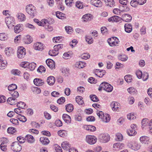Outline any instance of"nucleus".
I'll list each match as a JSON object with an SVG mask.
<instances>
[{
    "label": "nucleus",
    "instance_id": "obj_1",
    "mask_svg": "<svg viewBox=\"0 0 152 152\" xmlns=\"http://www.w3.org/2000/svg\"><path fill=\"white\" fill-rule=\"evenodd\" d=\"M12 97H9L7 99L8 103L11 105H14L18 102L16 98L19 96L18 93L15 91H13L10 92Z\"/></svg>",
    "mask_w": 152,
    "mask_h": 152
},
{
    "label": "nucleus",
    "instance_id": "obj_2",
    "mask_svg": "<svg viewBox=\"0 0 152 152\" xmlns=\"http://www.w3.org/2000/svg\"><path fill=\"white\" fill-rule=\"evenodd\" d=\"M96 114L99 118L103 122H108L110 120V116L108 114H104L103 112L100 111H97Z\"/></svg>",
    "mask_w": 152,
    "mask_h": 152
},
{
    "label": "nucleus",
    "instance_id": "obj_3",
    "mask_svg": "<svg viewBox=\"0 0 152 152\" xmlns=\"http://www.w3.org/2000/svg\"><path fill=\"white\" fill-rule=\"evenodd\" d=\"M5 23L9 28H12L14 26L15 20L12 16L7 17L5 19Z\"/></svg>",
    "mask_w": 152,
    "mask_h": 152
},
{
    "label": "nucleus",
    "instance_id": "obj_4",
    "mask_svg": "<svg viewBox=\"0 0 152 152\" xmlns=\"http://www.w3.org/2000/svg\"><path fill=\"white\" fill-rule=\"evenodd\" d=\"M35 8L32 4H29L26 7V12L31 16H34L36 13Z\"/></svg>",
    "mask_w": 152,
    "mask_h": 152
},
{
    "label": "nucleus",
    "instance_id": "obj_5",
    "mask_svg": "<svg viewBox=\"0 0 152 152\" xmlns=\"http://www.w3.org/2000/svg\"><path fill=\"white\" fill-rule=\"evenodd\" d=\"M11 149L14 151L18 152L20 151L21 149V146L18 142H15L12 143L11 145Z\"/></svg>",
    "mask_w": 152,
    "mask_h": 152
},
{
    "label": "nucleus",
    "instance_id": "obj_6",
    "mask_svg": "<svg viewBox=\"0 0 152 152\" xmlns=\"http://www.w3.org/2000/svg\"><path fill=\"white\" fill-rule=\"evenodd\" d=\"M96 137L93 135H88L86 136V140L89 144L93 145L97 141Z\"/></svg>",
    "mask_w": 152,
    "mask_h": 152
},
{
    "label": "nucleus",
    "instance_id": "obj_7",
    "mask_svg": "<svg viewBox=\"0 0 152 152\" xmlns=\"http://www.w3.org/2000/svg\"><path fill=\"white\" fill-rule=\"evenodd\" d=\"M129 148L134 151H137L140 149V145L136 142H129L127 145Z\"/></svg>",
    "mask_w": 152,
    "mask_h": 152
},
{
    "label": "nucleus",
    "instance_id": "obj_8",
    "mask_svg": "<svg viewBox=\"0 0 152 152\" xmlns=\"http://www.w3.org/2000/svg\"><path fill=\"white\" fill-rule=\"evenodd\" d=\"M26 54V49L22 47H20L17 51L18 57L22 58L24 57Z\"/></svg>",
    "mask_w": 152,
    "mask_h": 152
},
{
    "label": "nucleus",
    "instance_id": "obj_9",
    "mask_svg": "<svg viewBox=\"0 0 152 152\" xmlns=\"http://www.w3.org/2000/svg\"><path fill=\"white\" fill-rule=\"evenodd\" d=\"M99 139L101 142L105 143L108 142L110 138L109 134H101L99 136Z\"/></svg>",
    "mask_w": 152,
    "mask_h": 152
},
{
    "label": "nucleus",
    "instance_id": "obj_10",
    "mask_svg": "<svg viewBox=\"0 0 152 152\" xmlns=\"http://www.w3.org/2000/svg\"><path fill=\"white\" fill-rule=\"evenodd\" d=\"M34 21L39 26H45V24H48L49 23L48 20L45 19H42L41 20V21H40L39 20L37 19H34Z\"/></svg>",
    "mask_w": 152,
    "mask_h": 152
},
{
    "label": "nucleus",
    "instance_id": "obj_11",
    "mask_svg": "<svg viewBox=\"0 0 152 152\" xmlns=\"http://www.w3.org/2000/svg\"><path fill=\"white\" fill-rule=\"evenodd\" d=\"M118 42V39L116 37L109 38L108 40V42L111 46L116 45Z\"/></svg>",
    "mask_w": 152,
    "mask_h": 152
},
{
    "label": "nucleus",
    "instance_id": "obj_12",
    "mask_svg": "<svg viewBox=\"0 0 152 152\" xmlns=\"http://www.w3.org/2000/svg\"><path fill=\"white\" fill-rule=\"evenodd\" d=\"M106 71L104 70L96 69L94 71L95 75L99 77H102L105 74Z\"/></svg>",
    "mask_w": 152,
    "mask_h": 152
},
{
    "label": "nucleus",
    "instance_id": "obj_13",
    "mask_svg": "<svg viewBox=\"0 0 152 152\" xmlns=\"http://www.w3.org/2000/svg\"><path fill=\"white\" fill-rule=\"evenodd\" d=\"M110 106L113 111H118L120 109V104L115 102H112L110 104Z\"/></svg>",
    "mask_w": 152,
    "mask_h": 152
},
{
    "label": "nucleus",
    "instance_id": "obj_14",
    "mask_svg": "<svg viewBox=\"0 0 152 152\" xmlns=\"http://www.w3.org/2000/svg\"><path fill=\"white\" fill-rule=\"evenodd\" d=\"M122 19L124 21L129 22L131 21L132 19L131 16L128 14H124L122 15Z\"/></svg>",
    "mask_w": 152,
    "mask_h": 152
},
{
    "label": "nucleus",
    "instance_id": "obj_15",
    "mask_svg": "<svg viewBox=\"0 0 152 152\" xmlns=\"http://www.w3.org/2000/svg\"><path fill=\"white\" fill-rule=\"evenodd\" d=\"M91 3L97 7H100L102 5V3L99 0H91Z\"/></svg>",
    "mask_w": 152,
    "mask_h": 152
},
{
    "label": "nucleus",
    "instance_id": "obj_16",
    "mask_svg": "<svg viewBox=\"0 0 152 152\" xmlns=\"http://www.w3.org/2000/svg\"><path fill=\"white\" fill-rule=\"evenodd\" d=\"M47 65L51 69H53L55 67L54 61L51 59H47L46 61Z\"/></svg>",
    "mask_w": 152,
    "mask_h": 152
},
{
    "label": "nucleus",
    "instance_id": "obj_17",
    "mask_svg": "<svg viewBox=\"0 0 152 152\" xmlns=\"http://www.w3.org/2000/svg\"><path fill=\"white\" fill-rule=\"evenodd\" d=\"M34 47L35 50H41L44 49L42 44L39 42L34 44Z\"/></svg>",
    "mask_w": 152,
    "mask_h": 152
},
{
    "label": "nucleus",
    "instance_id": "obj_18",
    "mask_svg": "<svg viewBox=\"0 0 152 152\" xmlns=\"http://www.w3.org/2000/svg\"><path fill=\"white\" fill-rule=\"evenodd\" d=\"M34 84L38 86H42L44 83L43 80L40 79L35 78L34 80Z\"/></svg>",
    "mask_w": 152,
    "mask_h": 152
},
{
    "label": "nucleus",
    "instance_id": "obj_19",
    "mask_svg": "<svg viewBox=\"0 0 152 152\" xmlns=\"http://www.w3.org/2000/svg\"><path fill=\"white\" fill-rule=\"evenodd\" d=\"M33 41L32 37L29 35H27L23 39V42L26 44L31 43Z\"/></svg>",
    "mask_w": 152,
    "mask_h": 152
},
{
    "label": "nucleus",
    "instance_id": "obj_20",
    "mask_svg": "<svg viewBox=\"0 0 152 152\" xmlns=\"http://www.w3.org/2000/svg\"><path fill=\"white\" fill-rule=\"evenodd\" d=\"M55 81V78L52 76H50L47 78V81L48 83L50 85H53Z\"/></svg>",
    "mask_w": 152,
    "mask_h": 152
},
{
    "label": "nucleus",
    "instance_id": "obj_21",
    "mask_svg": "<svg viewBox=\"0 0 152 152\" xmlns=\"http://www.w3.org/2000/svg\"><path fill=\"white\" fill-rule=\"evenodd\" d=\"M124 143L117 142L114 144L113 145V148L115 149H122L124 147Z\"/></svg>",
    "mask_w": 152,
    "mask_h": 152
},
{
    "label": "nucleus",
    "instance_id": "obj_22",
    "mask_svg": "<svg viewBox=\"0 0 152 152\" xmlns=\"http://www.w3.org/2000/svg\"><path fill=\"white\" fill-rule=\"evenodd\" d=\"M124 29L126 32L130 33L132 31V26L129 23L126 24L124 25Z\"/></svg>",
    "mask_w": 152,
    "mask_h": 152
},
{
    "label": "nucleus",
    "instance_id": "obj_23",
    "mask_svg": "<svg viewBox=\"0 0 152 152\" xmlns=\"http://www.w3.org/2000/svg\"><path fill=\"white\" fill-rule=\"evenodd\" d=\"M106 5L111 7H114L115 6V2L113 0H104Z\"/></svg>",
    "mask_w": 152,
    "mask_h": 152
},
{
    "label": "nucleus",
    "instance_id": "obj_24",
    "mask_svg": "<svg viewBox=\"0 0 152 152\" xmlns=\"http://www.w3.org/2000/svg\"><path fill=\"white\" fill-rule=\"evenodd\" d=\"M62 118L64 121L67 124L70 123L71 122L70 117L66 114H64L62 116Z\"/></svg>",
    "mask_w": 152,
    "mask_h": 152
},
{
    "label": "nucleus",
    "instance_id": "obj_25",
    "mask_svg": "<svg viewBox=\"0 0 152 152\" xmlns=\"http://www.w3.org/2000/svg\"><path fill=\"white\" fill-rule=\"evenodd\" d=\"M84 128L88 132H94L96 130V127L92 126L85 125L84 126Z\"/></svg>",
    "mask_w": 152,
    "mask_h": 152
},
{
    "label": "nucleus",
    "instance_id": "obj_26",
    "mask_svg": "<svg viewBox=\"0 0 152 152\" xmlns=\"http://www.w3.org/2000/svg\"><path fill=\"white\" fill-rule=\"evenodd\" d=\"M39 141L44 145L48 144L50 142L48 138L44 137H40Z\"/></svg>",
    "mask_w": 152,
    "mask_h": 152
},
{
    "label": "nucleus",
    "instance_id": "obj_27",
    "mask_svg": "<svg viewBox=\"0 0 152 152\" xmlns=\"http://www.w3.org/2000/svg\"><path fill=\"white\" fill-rule=\"evenodd\" d=\"M149 138L146 136H143L141 137L140 138V142L142 143L148 144V142L149 141Z\"/></svg>",
    "mask_w": 152,
    "mask_h": 152
},
{
    "label": "nucleus",
    "instance_id": "obj_28",
    "mask_svg": "<svg viewBox=\"0 0 152 152\" xmlns=\"http://www.w3.org/2000/svg\"><path fill=\"white\" fill-rule=\"evenodd\" d=\"M61 146L63 149L66 150L69 149L70 145L66 141H64L61 144Z\"/></svg>",
    "mask_w": 152,
    "mask_h": 152
},
{
    "label": "nucleus",
    "instance_id": "obj_29",
    "mask_svg": "<svg viewBox=\"0 0 152 152\" xmlns=\"http://www.w3.org/2000/svg\"><path fill=\"white\" fill-rule=\"evenodd\" d=\"M51 21H50L49 20H48V22H49V23L48 24H45V28L46 29H47L49 31H51L53 30V27L51 26H50V25L53 23V20L52 19H51Z\"/></svg>",
    "mask_w": 152,
    "mask_h": 152
},
{
    "label": "nucleus",
    "instance_id": "obj_30",
    "mask_svg": "<svg viewBox=\"0 0 152 152\" xmlns=\"http://www.w3.org/2000/svg\"><path fill=\"white\" fill-rule=\"evenodd\" d=\"M5 54L7 56H10L13 53V50L11 48H7L5 50Z\"/></svg>",
    "mask_w": 152,
    "mask_h": 152
},
{
    "label": "nucleus",
    "instance_id": "obj_31",
    "mask_svg": "<svg viewBox=\"0 0 152 152\" xmlns=\"http://www.w3.org/2000/svg\"><path fill=\"white\" fill-rule=\"evenodd\" d=\"M26 138L27 139L28 142L30 143H33L35 141V139L30 134H27L26 135Z\"/></svg>",
    "mask_w": 152,
    "mask_h": 152
},
{
    "label": "nucleus",
    "instance_id": "obj_32",
    "mask_svg": "<svg viewBox=\"0 0 152 152\" xmlns=\"http://www.w3.org/2000/svg\"><path fill=\"white\" fill-rule=\"evenodd\" d=\"M66 110L68 112H71L74 109L73 106L71 104H66Z\"/></svg>",
    "mask_w": 152,
    "mask_h": 152
},
{
    "label": "nucleus",
    "instance_id": "obj_33",
    "mask_svg": "<svg viewBox=\"0 0 152 152\" xmlns=\"http://www.w3.org/2000/svg\"><path fill=\"white\" fill-rule=\"evenodd\" d=\"M56 15L58 18L60 19H64L65 17V14L59 11L56 12Z\"/></svg>",
    "mask_w": 152,
    "mask_h": 152
},
{
    "label": "nucleus",
    "instance_id": "obj_34",
    "mask_svg": "<svg viewBox=\"0 0 152 152\" xmlns=\"http://www.w3.org/2000/svg\"><path fill=\"white\" fill-rule=\"evenodd\" d=\"M17 16L18 18L21 21H24L26 19V16L25 15L21 13H18Z\"/></svg>",
    "mask_w": 152,
    "mask_h": 152
},
{
    "label": "nucleus",
    "instance_id": "obj_35",
    "mask_svg": "<svg viewBox=\"0 0 152 152\" xmlns=\"http://www.w3.org/2000/svg\"><path fill=\"white\" fill-rule=\"evenodd\" d=\"M127 133L129 136H133L135 135L136 134L137 132L135 131V129H129L127 130Z\"/></svg>",
    "mask_w": 152,
    "mask_h": 152
},
{
    "label": "nucleus",
    "instance_id": "obj_36",
    "mask_svg": "<svg viewBox=\"0 0 152 152\" xmlns=\"http://www.w3.org/2000/svg\"><path fill=\"white\" fill-rule=\"evenodd\" d=\"M83 98L80 96H77L76 97L75 100L76 102L79 104L82 105L83 103Z\"/></svg>",
    "mask_w": 152,
    "mask_h": 152
},
{
    "label": "nucleus",
    "instance_id": "obj_37",
    "mask_svg": "<svg viewBox=\"0 0 152 152\" xmlns=\"http://www.w3.org/2000/svg\"><path fill=\"white\" fill-rule=\"evenodd\" d=\"M108 83L104 82L102 83L100 85L99 87L98 88V90L99 91H101L102 89L104 90L105 88L106 87L107 84Z\"/></svg>",
    "mask_w": 152,
    "mask_h": 152
},
{
    "label": "nucleus",
    "instance_id": "obj_38",
    "mask_svg": "<svg viewBox=\"0 0 152 152\" xmlns=\"http://www.w3.org/2000/svg\"><path fill=\"white\" fill-rule=\"evenodd\" d=\"M17 88V86L15 84H12L10 85L8 87V89L10 91V92L12 91H15V90Z\"/></svg>",
    "mask_w": 152,
    "mask_h": 152
},
{
    "label": "nucleus",
    "instance_id": "obj_39",
    "mask_svg": "<svg viewBox=\"0 0 152 152\" xmlns=\"http://www.w3.org/2000/svg\"><path fill=\"white\" fill-rule=\"evenodd\" d=\"M86 63L82 61H79L76 63L77 67L79 68H83L85 66Z\"/></svg>",
    "mask_w": 152,
    "mask_h": 152
},
{
    "label": "nucleus",
    "instance_id": "obj_40",
    "mask_svg": "<svg viewBox=\"0 0 152 152\" xmlns=\"http://www.w3.org/2000/svg\"><path fill=\"white\" fill-rule=\"evenodd\" d=\"M91 16V15L90 14H86L83 16L82 19L84 21L87 22L90 18V16Z\"/></svg>",
    "mask_w": 152,
    "mask_h": 152
},
{
    "label": "nucleus",
    "instance_id": "obj_41",
    "mask_svg": "<svg viewBox=\"0 0 152 152\" xmlns=\"http://www.w3.org/2000/svg\"><path fill=\"white\" fill-rule=\"evenodd\" d=\"M123 136L120 133H117L116 135L115 140L118 141H121L123 139Z\"/></svg>",
    "mask_w": 152,
    "mask_h": 152
},
{
    "label": "nucleus",
    "instance_id": "obj_42",
    "mask_svg": "<svg viewBox=\"0 0 152 152\" xmlns=\"http://www.w3.org/2000/svg\"><path fill=\"white\" fill-rule=\"evenodd\" d=\"M86 40L88 44H91L93 42L94 40L93 38L90 36H86Z\"/></svg>",
    "mask_w": 152,
    "mask_h": 152
},
{
    "label": "nucleus",
    "instance_id": "obj_43",
    "mask_svg": "<svg viewBox=\"0 0 152 152\" xmlns=\"http://www.w3.org/2000/svg\"><path fill=\"white\" fill-rule=\"evenodd\" d=\"M127 91L131 94H134L136 92V89L133 87H131L127 89Z\"/></svg>",
    "mask_w": 152,
    "mask_h": 152
},
{
    "label": "nucleus",
    "instance_id": "obj_44",
    "mask_svg": "<svg viewBox=\"0 0 152 152\" xmlns=\"http://www.w3.org/2000/svg\"><path fill=\"white\" fill-rule=\"evenodd\" d=\"M36 64L34 62H32L30 63H29L28 68L31 70L33 71L35 69V67H36Z\"/></svg>",
    "mask_w": 152,
    "mask_h": 152
},
{
    "label": "nucleus",
    "instance_id": "obj_45",
    "mask_svg": "<svg viewBox=\"0 0 152 152\" xmlns=\"http://www.w3.org/2000/svg\"><path fill=\"white\" fill-rule=\"evenodd\" d=\"M104 90L106 91L107 92H111L113 90V87L110 84H107L106 87L105 88Z\"/></svg>",
    "mask_w": 152,
    "mask_h": 152
},
{
    "label": "nucleus",
    "instance_id": "obj_46",
    "mask_svg": "<svg viewBox=\"0 0 152 152\" xmlns=\"http://www.w3.org/2000/svg\"><path fill=\"white\" fill-rule=\"evenodd\" d=\"M26 105V103L22 102H18L17 105V107H18L21 109H24Z\"/></svg>",
    "mask_w": 152,
    "mask_h": 152
},
{
    "label": "nucleus",
    "instance_id": "obj_47",
    "mask_svg": "<svg viewBox=\"0 0 152 152\" xmlns=\"http://www.w3.org/2000/svg\"><path fill=\"white\" fill-rule=\"evenodd\" d=\"M11 73L12 74L15 75L20 76L21 72L18 69H15L12 70H11Z\"/></svg>",
    "mask_w": 152,
    "mask_h": 152
},
{
    "label": "nucleus",
    "instance_id": "obj_48",
    "mask_svg": "<svg viewBox=\"0 0 152 152\" xmlns=\"http://www.w3.org/2000/svg\"><path fill=\"white\" fill-rule=\"evenodd\" d=\"M148 120L147 118L143 119L142 121V127L144 128V127L147 125L148 126Z\"/></svg>",
    "mask_w": 152,
    "mask_h": 152
},
{
    "label": "nucleus",
    "instance_id": "obj_49",
    "mask_svg": "<svg viewBox=\"0 0 152 152\" xmlns=\"http://www.w3.org/2000/svg\"><path fill=\"white\" fill-rule=\"evenodd\" d=\"M58 54V52L56 50H50L49 52V54L52 56H56Z\"/></svg>",
    "mask_w": 152,
    "mask_h": 152
},
{
    "label": "nucleus",
    "instance_id": "obj_50",
    "mask_svg": "<svg viewBox=\"0 0 152 152\" xmlns=\"http://www.w3.org/2000/svg\"><path fill=\"white\" fill-rule=\"evenodd\" d=\"M125 80L128 83H129L132 81V79L130 75H127L124 76Z\"/></svg>",
    "mask_w": 152,
    "mask_h": 152
},
{
    "label": "nucleus",
    "instance_id": "obj_51",
    "mask_svg": "<svg viewBox=\"0 0 152 152\" xmlns=\"http://www.w3.org/2000/svg\"><path fill=\"white\" fill-rule=\"evenodd\" d=\"M18 117L19 120L23 122H25L27 120V119L26 117L24 116L21 115H19L18 116Z\"/></svg>",
    "mask_w": 152,
    "mask_h": 152
},
{
    "label": "nucleus",
    "instance_id": "obj_52",
    "mask_svg": "<svg viewBox=\"0 0 152 152\" xmlns=\"http://www.w3.org/2000/svg\"><path fill=\"white\" fill-rule=\"evenodd\" d=\"M0 148L2 151H6L7 150V143L5 142H2L0 145Z\"/></svg>",
    "mask_w": 152,
    "mask_h": 152
},
{
    "label": "nucleus",
    "instance_id": "obj_53",
    "mask_svg": "<svg viewBox=\"0 0 152 152\" xmlns=\"http://www.w3.org/2000/svg\"><path fill=\"white\" fill-rule=\"evenodd\" d=\"M90 97L92 101L94 102H96L99 101L98 97L95 95H91Z\"/></svg>",
    "mask_w": 152,
    "mask_h": 152
},
{
    "label": "nucleus",
    "instance_id": "obj_54",
    "mask_svg": "<svg viewBox=\"0 0 152 152\" xmlns=\"http://www.w3.org/2000/svg\"><path fill=\"white\" fill-rule=\"evenodd\" d=\"M118 58L122 61H126L127 60L128 57L125 55H121L118 56Z\"/></svg>",
    "mask_w": 152,
    "mask_h": 152
},
{
    "label": "nucleus",
    "instance_id": "obj_55",
    "mask_svg": "<svg viewBox=\"0 0 152 152\" xmlns=\"http://www.w3.org/2000/svg\"><path fill=\"white\" fill-rule=\"evenodd\" d=\"M46 71V69L43 66H40L38 68L37 71L39 72H45Z\"/></svg>",
    "mask_w": 152,
    "mask_h": 152
},
{
    "label": "nucleus",
    "instance_id": "obj_56",
    "mask_svg": "<svg viewBox=\"0 0 152 152\" xmlns=\"http://www.w3.org/2000/svg\"><path fill=\"white\" fill-rule=\"evenodd\" d=\"M65 29L67 33L69 34H71L73 31V29L71 27L66 26L65 27Z\"/></svg>",
    "mask_w": 152,
    "mask_h": 152
},
{
    "label": "nucleus",
    "instance_id": "obj_57",
    "mask_svg": "<svg viewBox=\"0 0 152 152\" xmlns=\"http://www.w3.org/2000/svg\"><path fill=\"white\" fill-rule=\"evenodd\" d=\"M7 39V36L4 33L0 34V40L4 41Z\"/></svg>",
    "mask_w": 152,
    "mask_h": 152
},
{
    "label": "nucleus",
    "instance_id": "obj_58",
    "mask_svg": "<svg viewBox=\"0 0 152 152\" xmlns=\"http://www.w3.org/2000/svg\"><path fill=\"white\" fill-rule=\"evenodd\" d=\"M20 24H18L15 27L14 30L15 33H19L21 29H20Z\"/></svg>",
    "mask_w": 152,
    "mask_h": 152
},
{
    "label": "nucleus",
    "instance_id": "obj_59",
    "mask_svg": "<svg viewBox=\"0 0 152 152\" xmlns=\"http://www.w3.org/2000/svg\"><path fill=\"white\" fill-rule=\"evenodd\" d=\"M65 132L64 130H60L58 131V135L62 137H64L66 136V134L65 133Z\"/></svg>",
    "mask_w": 152,
    "mask_h": 152
},
{
    "label": "nucleus",
    "instance_id": "obj_60",
    "mask_svg": "<svg viewBox=\"0 0 152 152\" xmlns=\"http://www.w3.org/2000/svg\"><path fill=\"white\" fill-rule=\"evenodd\" d=\"M130 4L132 6L135 7L138 4V1H137V0H132L131 1Z\"/></svg>",
    "mask_w": 152,
    "mask_h": 152
},
{
    "label": "nucleus",
    "instance_id": "obj_61",
    "mask_svg": "<svg viewBox=\"0 0 152 152\" xmlns=\"http://www.w3.org/2000/svg\"><path fill=\"white\" fill-rule=\"evenodd\" d=\"M63 47V45L62 44H58L54 46V49L58 52L60 49L62 48Z\"/></svg>",
    "mask_w": 152,
    "mask_h": 152
},
{
    "label": "nucleus",
    "instance_id": "obj_62",
    "mask_svg": "<svg viewBox=\"0 0 152 152\" xmlns=\"http://www.w3.org/2000/svg\"><path fill=\"white\" fill-rule=\"evenodd\" d=\"M65 101V98L64 97H62L57 100V102L59 104H62L64 103Z\"/></svg>",
    "mask_w": 152,
    "mask_h": 152
},
{
    "label": "nucleus",
    "instance_id": "obj_63",
    "mask_svg": "<svg viewBox=\"0 0 152 152\" xmlns=\"http://www.w3.org/2000/svg\"><path fill=\"white\" fill-rule=\"evenodd\" d=\"M90 57V55L89 53H84L81 56L82 59L86 60L89 58Z\"/></svg>",
    "mask_w": 152,
    "mask_h": 152
},
{
    "label": "nucleus",
    "instance_id": "obj_64",
    "mask_svg": "<svg viewBox=\"0 0 152 152\" xmlns=\"http://www.w3.org/2000/svg\"><path fill=\"white\" fill-rule=\"evenodd\" d=\"M15 129L13 127H9L7 129V132L9 133L13 134L15 131Z\"/></svg>",
    "mask_w": 152,
    "mask_h": 152
}]
</instances>
